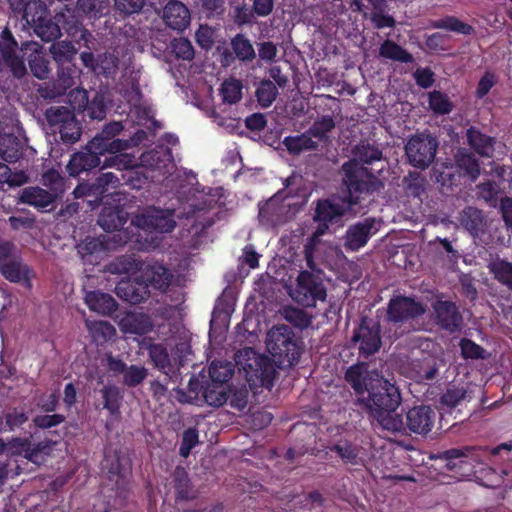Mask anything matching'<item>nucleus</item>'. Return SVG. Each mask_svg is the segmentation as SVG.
I'll return each instance as SVG.
<instances>
[{
	"instance_id": "1",
	"label": "nucleus",
	"mask_w": 512,
	"mask_h": 512,
	"mask_svg": "<svg viewBox=\"0 0 512 512\" xmlns=\"http://www.w3.org/2000/svg\"><path fill=\"white\" fill-rule=\"evenodd\" d=\"M345 378L352 386L357 402L383 429L396 432L403 428L401 417L395 413L402 398L394 383L380 376L377 371H370L364 363L351 366Z\"/></svg>"
},
{
	"instance_id": "2",
	"label": "nucleus",
	"mask_w": 512,
	"mask_h": 512,
	"mask_svg": "<svg viewBox=\"0 0 512 512\" xmlns=\"http://www.w3.org/2000/svg\"><path fill=\"white\" fill-rule=\"evenodd\" d=\"M358 160H351L343 165L345 173L344 183L347 187L348 197L319 201L314 219L319 226L310 238V245H315L317 239L328 229V224L342 226L341 218L353 211V206L359 202L361 195L369 191L372 177L363 163H370L381 158L376 148L362 145L357 147Z\"/></svg>"
},
{
	"instance_id": "3",
	"label": "nucleus",
	"mask_w": 512,
	"mask_h": 512,
	"mask_svg": "<svg viewBox=\"0 0 512 512\" xmlns=\"http://www.w3.org/2000/svg\"><path fill=\"white\" fill-rule=\"evenodd\" d=\"M122 129L120 123L107 126L104 131L95 136L86 146L85 151L75 153L70 159L67 169L72 176L100 165L99 155L104 152H120L126 147V142L110 140V135L119 133Z\"/></svg>"
},
{
	"instance_id": "4",
	"label": "nucleus",
	"mask_w": 512,
	"mask_h": 512,
	"mask_svg": "<svg viewBox=\"0 0 512 512\" xmlns=\"http://www.w3.org/2000/svg\"><path fill=\"white\" fill-rule=\"evenodd\" d=\"M141 275L135 277L136 281L141 280L139 288H135L132 283L121 282L116 287V293L119 297L124 300L136 304L148 297L149 292L148 286H152L155 289L164 290L168 287L171 281V274L162 265H141Z\"/></svg>"
},
{
	"instance_id": "5",
	"label": "nucleus",
	"mask_w": 512,
	"mask_h": 512,
	"mask_svg": "<svg viewBox=\"0 0 512 512\" xmlns=\"http://www.w3.org/2000/svg\"><path fill=\"white\" fill-rule=\"evenodd\" d=\"M236 363L239 370L243 371L250 388L270 386L274 369L269 358L252 348H244L237 353Z\"/></svg>"
},
{
	"instance_id": "6",
	"label": "nucleus",
	"mask_w": 512,
	"mask_h": 512,
	"mask_svg": "<svg viewBox=\"0 0 512 512\" xmlns=\"http://www.w3.org/2000/svg\"><path fill=\"white\" fill-rule=\"evenodd\" d=\"M266 345L273 361L279 367L291 366L300 355L293 332L285 326L270 329L267 333Z\"/></svg>"
},
{
	"instance_id": "7",
	"label": "nucleus",
	"mask_w": 512,
	"mask_h": 512,
	"mask_svg": "<svg viewBox=\"0 0 512 512\" xmlns=\"http://www.w3.org/2000/svg\"><path fill=\"white\" fill-rule=\"evenodd\" d=\"M32 41H24L19 47L11 30L5 27L0 34V58L3 64L10 69L13 76L20 79L27 73L23 53L28 50Z\"/></svg>"
},
{
	"instance_id": "8",
	"label": "nucleus",
	"mask_w": 512,
	"mask_h": 512,
	"mask_svg": "<svg viewBox=\"0 0 512 512\" xmlns=\"http://www.w3.org/2000/svg\"><path fill=\"white\" fill-rule=\"evenodd\" d=\"M290 297L297 303L313 307L317 301L326 299V290L322 282L309 272H301L296 284L289 290Z\"/></svg>"
},
{
	"instance_id": "9",
	"label": "nucleus",
	"mask_w": 512,
	"mask_h": 512,
	"mask_svg": "<svg viewBox=\"0 0 512 512\" xmlns=\"http://www.w3.org/2000/svg\"><path fill=\"white\" fill-rule=\"evenodd\" d=\"M438 142L426 134L412 136L406 146L405 153L409 163L416 168L426 169L433 162Z\"/></svg>"
},
{
	"instance_id": "10",
	"label": "nucleus",
	"mask_w": 512,
	"mask_h": 512,
	"mask_svg": "<svg viewBox=\"0 0 512 512\" xmlns=\"http://www.w3.org/2000/svg\"><path fill=\"white\" fill-rule=\"evenodd\" d=\"M422 347L431 350L432 353L414 358L410 364L409 374L417 381L432 380L436 377L439 368L443 366L441 350L430 340H426Z\"/></svg>"
},
{
	"instance_id": "11",
	"label": "nucleus",
	"mask_w": 512,
	"mask_h": 512,
	"mask_svg": "<svg viewBox=\"0 0 512 512\" xmlns=\"http://www.w3.org/2000/svg\"><path fill=\"white\" fill-rule=\"evenodd\" d=\"M27 267L17 247L10 241H0V274L8 281L18 283L27 278Z\"/></svg>"
},
{
	"instance_id": "12",
	"label": "nucleus",
	"mask_w": 512,
	"mask_h": 512,
	"mask_svg": "<svg viewBox=\"0 0 512 512\" xmlns=\"http://www.w3.org/2000/svg\"><path fill=\"white\" fill-rule=\"evenodd\" d=\"M132 224L147 232L169 233L176 223L170 210L150 207L137 214L132 219Z\"/></svg>"
},
{
	"instance_id": "13",
	"label": "nucleus",
	"mask_w": 512,
	"mask_h": 512,
	"mask_svg": "<svg viewBox=\"0 0 512 512\" xmlns=\"http://www.w3.org/2000/svg\"><path fill=\"white\" fill-rule=\"evenodd\" d=\"M46 118L51 125L59 127L63 141L74 143L80 138V126L66 107L50 108L46 112Z\"/></svg>"
},
{
	"instance_id": "14",
	"label": "nucleus",
	"mask_w": 512,
	"mask_h": 512,
	"mask_svg": "<svg viewBox=\"0 0 512 512\" xmlns=\"http://www.w3.org/2000/svg\"><path fill=\"white\" fill-rule=\"evenodd\" d=\"M380 329L377 323L363 321L352 340L358 344L360 354L369 356L377 352L381 346Z\"/></svg>"
},
{
	"instance_id": "15",
	"label": "nucleus",
	"mask_w": 512,
	"mask_h": 512,
	"mask_svg": "<svg viewBox=\"0 0 512 512\" xmlns=\"http://www.w3.org/2000/svg\"><path fill=\"white\" fill-rule=\"evenodd\" d=\"M129 240V235L125 232L113 236H103L99 238H87L78 245V251L82 258L87 255H93L107 250L115 249L117 246L125 244Z\"/></svg>"
},
{
	"instance_id": "16",
	"label": "nucleus",
	"mask_w": 512,
	"mask_h": 512,
	"mask_svg": "<svg viewBox=\"0 0 512 512\" xmlns=\"http://www.w3.org/2000/svg\"><path fill=\"white\" fill-rule=\"evenodd\" d=\"M379 225L378 221L369 218L351 226L346 233V247L353 251L362 248L368 239L378 231Z\"/></svg>"
},
{
	"instance_id": "17",
	"label": "nucleus",
	"mask_w": 512,
	"mask_h": 512,
	"mask_svg": "<svg viewBox=\"0 0 512 512\" xmlns=\"http://www.w3.org/2000/svg\"><path fill=\"white\" fill-rule=\"evenodd\" d=\"M435 416V412L429 406L413 407L406 415L407 427L413 433L426 434L431 431Z\"/></svg>"
},
{
	"instance_id": "18",
	"label": "nucleus",
	"mask_w": 512,
	"mask_h": 512,
	"mask_svg": "<svg viewBox=\"0 0 512 512\" xmlns=\"http://www.w3.org/2000/svg\"><path fill=\"white\" fill-rule=\"evenodd\" d=\"M424 313V308L420 303L412 298L396 297L390 301L388 315L392 321H402L410 317H416Z\"/></svg>"
},
{
	"instance_id": "19",
	"label": "nucleus",
	"mask_w": 512,
	"mask_h": 512,
	"mask_svg": "<svg viewBox=\"0 0 512 512\" xmlns=\"http://www.w3.org/2000/svg\"><path fill=\"white\" fill-rule=\"evenodd\" d=\"M165 23L174 30H184L190 23V12L181 2L173 0L163 10Z\"/></svg>"
},
{
	"instance_id": "20",
	"label": "nucleus",
	"mask_w": 512,
	"mask_h": 512,
	"mask_svg": "<svg viewBox=\"0 0 512 512\" xmlns=\"http://www.w3.org/2000/svg\"><path fill=\"white\" fill-rule=\"evenodd\" d=\"M438 323L449 331H454L460 326V316L455 305L449 301L438 300L433 305Z\"/></svg>"
},
{
	"instance_id": "21",
	"label": "nucleus",
	"mask_w": 512,
	"mask_h": 512,
	"mask_svg": "<svg viewBox=\"0 0 512 512\" xmlns=\"http://www.w3.org/2000/svg\"><path fill=\"white\" fill-rule=\"evenodd\" d=\"M128 214L123 209L116 208H104L99 216V225L107 232L117 231L119 233L126 231H120V228L126 223Z\"/></svg>"
},
{
	"instance_id": "22",
	"label": "nucleus",
	"mask_w": 512,
	"mask_h": 512,
	"mask_svg": "<svg viewBox=\"0 0 512 512\" xmlns=\"http://www.w3.org/2000/svg\"><path fill=\"white\" fill-rule=\"evenodd\" d=\"M170 156L168 149L152 150L141 155L140 164L142 167L156 169L165 174L169 171V166H173Z\"/></svg>"
},
{
	"instance_id": "23",
	"label": "nucleus",
	"mask_w": 512,
	"mask_h": 512,
	"mask_svg": "<svg viewBox=\"0 0 512 512\" xmlns=\"http://www.w3.org/2000/svg\"><path fill=\"white\" fill-rule=\"evenodd\" d=\"M22 142L12 133L0 131V158L6 162H16L22 156Z\"/></svg>"
},
{
	"instance_id": "24",
	"label": "nucleus",
	"mask_w": 512,
	"mask_h": 512,
	"mask_svg": "<svg viewBox=\"0 0 512 512\" xmlns=\"http://www.w3.org/2000/svg\"><path fill=\"white\" fill-rule=\"evenodd\" d=\"M85 303L90 310L102 315H108L115 311L116 302L112 296L99 291L88 292L85 296Z\"/></svg>"
},
{
	"instance_id": "25",
	"label": "nucleus",
	"mask_w": 512,
	"mask_h": 512,
	"mask_svg": "<svg viewBox=\"0 0 512 512\" xmlns=\"http://www.w3.org/2000/svg\"><path fill=\"white\" fill-rule=\"evenodd\" d=\"M124 333L144 334L151 328L149 319L141 314H127L119 322Z\"/></svg>"
},
{
	"instance_id": "26",
	"label": "nucleus",
	"mask_w": 512,
	"mask_h": 512,
	"mask_svg": "<svg viewBox=\"0 0 512 512\" xmlns=\"http://www.w3.org/2000/svg\"><path fill=\"white\" fill-rule=\"evenodd\" d=\"M434 29H443L450 32H455L462 35H470L473 32L472 26L462 22L454 16H446L438 19L431 24Z\"/></svg>"
},
{
	"instance_id": "27",
	"label": "nucleus",
	"mask_w": 512,
	"mask_h": 512,
	"mask_svg": "<svg viewBox=\"0 0 512 512\" xmlns=\"http://www.w3.org/2000/svg\"><path fill=\"white\" fill-rule=\"evenodd\" d=\"M86 327L96 342H105L115 336V328L106 321H86Z\"/></svg>"
},
{
	"instance_id": "28",
	"label": "nucleus",
	"mask_w": 512,
	"mask_h": 512,
	"mask_svg": "<svg viewBox=\"0 0 512 512\" xmlns=\"http://www.w3.org/2000/svg\"><path fill=\"white\" fill-rule=\"evenodd\" d=\"M468 142L480 155L491 156L493 150L492 139L475 129L467 131Z\"/></svg>"
},
{
	"instance_id": "29",
	"label": "nucleus",
	"mask_w": 512,
	"mask_h": 512,
	"mask_svg": "<svg viewBox=\"0 0 512 512\" xmlns=\"http://www.w3.org/2000/svg\"><path fill=\"white\" fill-rule=\"evenodd\" d=\"M382 57L400 62H411L412 55L392 41H385L379 50Z\"/></svg>"
},
{
	"instance_id": "30",
	"label": "nucleus",
	"mask_w": 512,
	"mask_h": 512,
	"mask_svg": "<svg viewBox=\"0 0 512 512\" xmlns=\"http://www.w3.org/2000/svg\"><path fill=\"white\" fill-rule=\"evenodd\" d=\"M204 399L210 406L219 407L228 399L227 387L223 384H210L204 391Z\"/></svg>"
},
{
	"instance_id": "31",
	"label": "nucleus",
	"mask_w": 512,
	"mask_h": 512,
	"mask_svg": "<svg viewBox=\"0 0 512 512\" xmlns=\"http://www.w3.org/2000/svg\"><path fill=\"white\" fill-rule=\"evenodd\" d=\"M221 95L224 102L236 103L242 97V83L235 78L225 80L221 86Z\"/></svg>"
},
{
	"instance_id": "32",
	"label": "nucleus",
	"mask_w": 512,
	"mask_h": 512,
	"mask_svg": "<svg viewBox=\"0 0 512 512\" xmlns=\"http://www.w3.org/2000/svg\"><path fill=\"white\" fill-rule=\"evenodd\" d=\"M283 144L287 150L293 154H299L302 151L310 150L315 147L314 141L308 134H302L295 137H286Z\"/></svg>"
},
{
	"instance_id": "33",
	"label": "nucleus",
	"mask_w": 512,
	"mask_h": 512,
	"mask_svg": "<svg viewBox=\"0 0 512 512\" xmlns=\"http://www.w3.org/2000/svg\"><path fill=\"white\" fill-rule=\"evenodd\" d=\"M277 95V87L269 80L262 81L256 90L257 100L263 108L269 107L275 101Z\"/></svg>"
},
{
	"instance_id": "34",
	"label": "nucleus",
	"mask_w": 512,
	"mask_h": 512,
	"mask_svg": "<svg viewBox=\"0 0 512 512\" xmlns=\"http://www.w3.org/2000/svg\"><path fill=\"white\" fill-rule=\"evenodd\" d=\"M429 107L436 114H448L453 109V103L449 97L439 91H433L428 94Z\"/></svg>"
},
{
	"instance_id": "35",
	"label": "nucleus",
	"mask_w": 512,
	"mask_h": 512,
	"mask_svg": "<svg viewBox=\"0 0 512 512\" xmlns=\"http://www.w3.org/2000/svg\"><path fill=\"white\" fill-rule=\"evenodd\" d=\"M27 182L25 172H12L10 167L0 162V185L8 184L10 187H19Z\"/></svg>"
},
{
	"instance_id": "36",
	"label": "nucleus",
	"mask_w": 512,
	"mask_h": 512,
	"mask_svg": "<svg viewBox=\"0 0 512 512\" xmlns=\"http://www.w3.org/2000/svg\"><path fill=\"white\" fill-rule=\"evenodd\" d=\"M76 51L72 43L67 41L53 43L50 47L53 58L59 63L70 61L75 56Z\"/></svg>"
},
{
	"instance_id": "37",
	"label": "nucleus",
	"mask_w": 512,
	"mask_h": 512,
	"mask_svg": "<svg viewBox=\"0 0 512 512\" xmlns=\"http://www.w3.org/2000/svg\"><path fill=\"white\" fill-rule=\"evenodd\" d=\"M233 368L230 363L213 362L209 374L213 384H223L232 377Z\"/></svg>"
},
{
	"instance_id": "38",
	"label": "nucleus",
	"mask_w": 512,
	"mask_h": 512,
	"mask_svg": "<svg viewBox=\"0 0 512 512\" xmlns=\"http://www.w3.org/2000/svg\"><path fill=\"white\" fill-rule=\"evenodd\" d=\"M490 270L501 283L512 288V264L496 260L490 264Z\"/></svg>"
},
{
	"instance_id": "39",
	"label": "nucleus",
	"mask_w": 512,
	"mask_h": 512,
	"mask_svg": "<svg viewBox=\"0 0 512 512\" xmlns=\"http://www.w3.org/2000/svg\"><path fill=\"white\" fill-rule=\"evenodd\" d=\"M282 316L285 320L299 328H305L311 323V317L309 315L303 310L294 307H285L282 310Z\"/></svg>"
},
{
	"instance_id": "40",
	"label": "nucleus",
	"mask_w": 512,
	"mask_h": 512,
	"mask_svg": "<svg viewBox=\"0 0 512 512\" xmlns=\"http://www.w3.org/2000/svg\"><path fill=\"white\" fill-rule=\"evenodd\" d=\"M457 165L460 169L464 170L466 174L475 180L479 174V166L477 161L472 155L465 151H459L457 154Z\"/></svg>"
},
{
	"instance_id": "41",
	"label": "nucleus",
	"mask_w": 512,
	"mask_h": 512,
	"mask_svg": "<svg viewBox=\"0 0 512 512\" xmlns=\"http://www.w3.org/2000/svg\"><path fill=\"white\" fill-rule=\"evenodd\" d=\"M101 392L104 399V408L109 410L111 414L118 413L121 399L118 388L113 386L104 387Z\"/></svg>"
},
{
	"instance_id": "42",
	"label": "nucleus",
	"mask_w": 512,
	"mask_h": 512,
	"mask_svg": "<svg viewBox=\"0 0 512 512\" xmlns=\"http://www.w3.org/2000/svg\"><path fill=\"white\" fill-rule=\"evenodd\" d=\"M147 377V369L143 366L131 365L126 367L123 382L128 386H136Z\"/></svg>"
},
{
	"instance_id": "43",
	"label": "nucleus",
	"mask_w": 512,
	"mask_h": 512,
	"mask_svg": "<svg viewBox=\"0 0 512 512\" xmlns=\"http://www.w3.org/2000/svg\"><path fill=\"white\" fill-rule=\"evenodd\" d=\"M13 13L21 18L24 29L32 27V20H29L28 7L31 0H8Z\"/></svg>"
},
{
	"instance_id": "44",
	"label": "nucleus",
	"mask_w": 512,
	"mask_h": 512,
	"mask_svg": "<svg viewBox=\"0 0 512 512\" xmlns=\"http://www.w3.org/2000/svg\"><path fill=\"white\" fill-rule=\"evenodd\" d=\"M232 46L235 54L241 60H251L254 58L255 52L249 40L242 36H237L232 41Z\"/></svg>"
},
{
	"instance_id": "45",
	"label": "nucleus",
	"mask_w": 512,
	"mask_h": 512,
	"mask_svg": "<svg viewBox=\"0 0 512 512\" xmlns=\"http://www.w3.org/2000/svg\"><path fill=\"white\" fill-rule=\"evenodd\" d=\"M86 109L90 118L102 120L106 114L105 97L102 93H97L90 103L87 104Z\"/></svg>"
},
{
	"instance_id": "46",
	"label": "nucleus",
	"mask_w": 512,
	"mask_h": 512,
	"mask_svg": "<svg viewBox=\"0 0 512 512\" xmlns=\"http://www.w3.org/2000/svg\"><path fill=\"white\" fill-rule=\"evenodd\" d=\"M113 155L109 158L107 166L116 167L119 170L130 169L136 166L134 156L128 153L111 152Z\"/></svg>"
},
{
	"instance_id": "47",
	"label": "nucleus",
	"mask_w": 512,
	"mask_h": 512,
	"mask_svg": "<svg viewBox=\"0 0 512 512\" xmlns=\"http://www.w3.org/2000/svg\"><path fill=\"white\" fill-rule=\"evenodd\" d=\"M34 32L43 41H51L59 37L60 28L57 24L51 21H47L45 23L40 22L36 27H34Z\"/></svg>"
},
{
	"instance_id": "48",
	"label": "nucleus",
	"mask_w": 512,
	"mask_h": 512,
	"mask_svg": "<svg viewBox=\"0 0 512 512\" xmlns=\"http://www.w3.org/2000/svg\"><path fill=\"white\" fill-rule=\"evenodd\" d=\"M172 50L178 58L191 60L194 56V49L191 42L185 38H177L172 42Z\"/></svg>"
},
{
	"instance_id": "49",
	"label": "nucleus",
	"mask_w": 512,
	"mask_h": 512,
	"mask_svg": "<svg viewBox=\"0 0 512 512\" xmlns=\"http://www.w3.org/2000/svg\"><path fill=\"white\" fill-rule=\"evenodd\" d=\"M466 397V391L464 388L455 387L448 389L441 397V403L448 407L457 406Z\"/></svg>"
},
{
	"instance_id": "50",
	"label": "nucleus",
	"mask_w": 512,
	"mask_h": 512,
	"mask_svg": "<svg viewBox=\"0 0 512 512\" xmlns=\"http://www.w3.org/2000/svg\"><path fill=\"white\" fill-rule=\"evenodd\" d=\"M196 41L204 49L211 48L215 41V31L207 25H201L196 32Z\"/></svg>"
},
{
	"instance_id": "51",
	"label": "nucleus",
	"mask_w": 512,
	"mask_h": 512,
	"mask_svg": "<svg viewBox=\"0 0 512 512\" xmlns=\"http://www.w3.org/2000/svg\"><path fill=\"white\" fill-rule=\"evenodd\" d=\"M79 8L87 13L94 15L102 14L103 11L107 8L106 0H78Z\"/></svg>"
},
{
	"instance_id": "52",
	"label": "nucleus",
	"mask_w": 512,
	"mask_h": 512,
	"mask_svg": "<svg viewBox=\"0 0 512 512\" xmlns=\"http://www.w3.org/2000/svg\"><path fill=\"white\" fill-rule=\"evenodd\" d=\"M69 103L74 110L83 111L86 110L88 104V95L85 90L76 89L69 94Z\"/></svg>"
},
{
	"instance_id": "53",
	"label": "nucleus",
	"mask_w": 512,
	"mask_h": 512,
	"mask_svg": "<svg viewBox=\"0 0 512 512\" xmlns=\"http://www.w3.org/2000/svg\"><path fill=\"white\" fill-rule=\"evenodd\" d=\"M334 127V122L330 117H323L316 121L310 128V134L317 138H322Z\"/></svg>"
},
{
	"instance_id": "54",
	"label": "nucleus",
	"mask_w": 512,
	"mask_h": 512,
	"mask_svg": "<svg viewBox=\"0 0 512 512\" xmlns=\"http://www.w3.org/2000/svg\"><path fill=\"white\" fill-rule=\"evenodd\" d=\"M198 443V433L195 429H188L183 435L180 453L183 457H187L193 447Z\"/></svg>"
},
{
	"instance_id": "55",
	"label": "nucleus",
	"mask_w": 512,
	"mask_h": 512,
	"mask_svg": "<svg viewBox=\"0 0 512 512\" xmlns=\"http://www.w3.org/2000/svg\"><path fill=\"white\" fill-rule=\"evenodd\" d=\"M479 193L485 201L489 202L491 206H496V197L499 193L498 186L495 183L487 182L479 187Z\"/></svg>"
},
{
	"instance_id": "56",
	"label": "nucleus",
	"mask_w": 512,
	"mask_h": 512,
	"mask_svg": "<svg viewBox=\"0 0 512 512\" xmlns=\"http://www.w3.org/2000/svg\"><path fill=\"white\" fill-rule=\"evenodd\" d=\"M64 419L60 414L42 415L34 418V425L40 428H51L64 422Z\"/></svg>"
},
{
	"instance_id": "57",
	"label": "nucleus",
	"mask_w": 512,
	"mask_h": 512,
	"mask_svg": "<svg viewBox=\"0 0 512 512\" xmlns=\"http://www.w3.org/2000/svg\"><path fill=\"white\" fill-rule=\"evenodd\" d=\"M144 4V0H115L117 10L125 14L138 12Z\"/></svg>"
},
{
	"instance_id": "58",
	"label": "nucleus",
	"mask_w": 512,
	"mask_h": 512,
	"mask_svg": "<svg viewBox=\"0 0 512 512\" xmlns=\"http://www.w3.org/2000/svg\"><path fill=\"white\" fill-rule=\"evenodd\" d=\"M462 354L466 358H480L483 357L484 350L474 342L468 339L461 341Z\"/></svg>"
},
{
	"instance_id": "59",
	"label": "nucleus",
	"mask_w": 512,
	"mask_h": 512,
	"mask_svg": "<svg viewBox=\"0 0 512 512\" xmlns=\"http://www.w3.org/2000/svg\"><path fill=\"white\" fill-rule=\"evenodd\" d=\"M150 357L156 366L161 368L166 367L169 362L168 354L161 345H153L150 347Z\"/></svg>"
},
{
	"instance_id": "60",
	"label": "nucleus",
	"mask_w": 512,
	"mask_h": 512,
	"mask_svg": "<svg viewBox=\"0 0 512 512\" xmlns=\"http://www.w3.org/2000/svg\"><path fill=\"white\" fill-rule=\"evenodd\" d=\"M371 21L376 28L393 27L395 24L394 19L386 14V11H373L370 16Z\"/></svg>"
},
{
	"instance_id": "61",
	"label": "nucleus",
	"mask_w": 512,
	"mask_h": 512,
	"mask_svg": "<svg viewBox=\"0 0 512 512\" xmlns=\"http://www.w3.org/2000/svg\"><path fill=\"white\" fill-rule=\"evenodd\" d=\"M28 420V417L24 412H19L16 409L12 412H8L5 416L6 425L10 430H14L17 427H20Z\"/></svg>"
},
{
	"instance_id": "62",
	"label": "nucleus",
	"mask_w": 512,
	"mask_h": 512,
	"mask_svg": "<svg viewBox=\"0 0 512 512\" xmlns=\"http://www.w3.org/2000/svg\"><path fill=\"white\" fill-rule=\"evenodd\" d=\"M55 196L43 189L34 188V207L47 208Z\"/></svg>"
},
{
	"instance_id": "63",
	"label": "nucleus",
	"mask_w": 512,
	"mask_h": 512,
	"mask_svg": "<svg viewBox=\"0 0 512 512\" xmlns=\"http://www.w3.org/2000/svg\"><path fill=\"white\" fill-rule=\"evenodd\" d=\"M414 76L417 84L423 88H428L433 84V73L430 69H417Z\"/></svg>"
},
{
	"instance_id": "64",
	"label": "nucleus",
	"mask_w": 512,
	"mask_h": 512,
	"mask_svg": "<svg viewBox=\"0 0 512 512\" xmlns=\"http://www.w3.org/2000/svg\"><path fill=\"white\" fill-rule=\"evenodd\" d=\"M500 210L505 224L512 230V198H503L501 200Z\"/></svg>"
}]
</instances>
